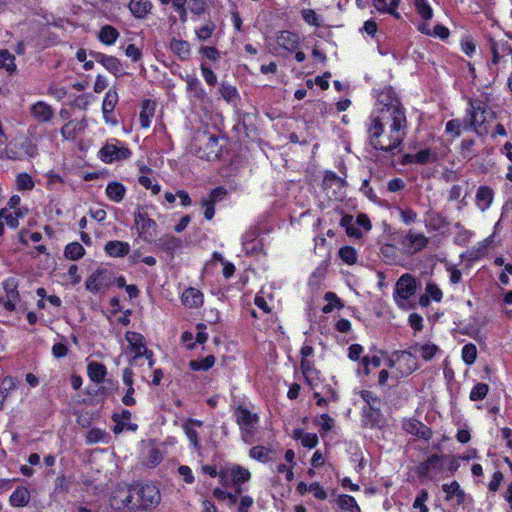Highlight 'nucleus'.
<instances>
[{"label": "nucleus", "instance_id": "20e7f679", "mask_svg": "<svg viewBox=\"0 0 512 512\" xmlns=\"http://www.w3.org/2000/svg\"><path fill=\"white\" fill-rule=\"evenodd\" d=\"M416 290L417 282L415 277L410 273H405L396 281L393 291V300L399 308L405 310L409 309L411 307L409 300L415 295Z\"/></svg>", "mask_w": 512, "mask_h": 512}, {"label": "nucleus", "instance_id": "13d9d810", "mask_svg": "<svg viewBox=\"0 0 512 512\" xmlns=\"http://www.w3.org/2000/svg\"><path fill=\"white\" fill-rule=\"evenodd\" d=\"M9 284H6L5 289L7 291V299L3 300V306L7 311H13L15 309V303L18 298V293L15 291V288L12 287L8 290Z\"/></svg>", "mask_w": 512, "mask_h": 512}, {"label": "nucleus", "instance_id": "052dcab7", "mask_svg": "<svg viewBox=\"0 0 512 512\" xmlns=\"http://www.w3.org/2000/svg\"><path fill=\"white\" fill-rule=\"evenodd\" d=\"M445 130L454 137H459L462 132V122L460 119H452L446 123Z\"/></svg>", "mask_w": 512, "mask_h": 512}, {"label": "nucleus", "instance_id": "ddd939ff", "mask_svg": "<svg viewBox=\"0 0 512 512\" xmlns=\"http://www.w3.org/2000/svg\"><path fill=\"white\" fill-rule=\"evenodd\" d=\"M403 429L419 438L429 440L432 437L431 429L416 419H406L403 421Z\"/></svg>", "mask_w": 512, "mask_h": 512}, {"label": "nucleus", "instance_id": "a19ab883", "mask_svg": "<svg viewBox=\"0 0 512 512\" xmlns=\"http://www.w3.org/2000/svg\"><path fill=\"white\" fill-rule=\"evenodd\" d=\"M337 504L342 510L349 512H361V509L357 504L355 498L350 495L339 496Z\"/></svg>", "mask_w": 512, "mask_h": 512}, {"label": "nucleus", "instance_id": "c9c22d12", "mask_svg": "<svg viewBox=\"0 0 512 512\" xmlns=\"http://www.w3.org/2000/svg\"><path fill=\"white\" fill-rule=\"evenodd\" d=\"M293 437L296 440H300L301 444L307 448H314L318 444V437L314 433H305L301 429H295L293 431Z\"/></svg>", "mask_w": 512, "mask_h": 512}, {"label": "nucleus", "instance_id": "680f3d73", "mask_svg": "<svg viewBox=\"0 0 512 512\" xmlns=\"http://www.w3.org/2000/svg\"><path fill=\"white\" fill-rule=\"evenodd\" d=\"M343 180L334 172H326L323 178V186L325 188L336 185L337 187L343 186Z\"/></svg>", "mask_w": 512, "mask_h": 512}, {"label": "nucleus", "instance_id": "f257e3e1", "mask_svg": "<svg viewBox=\"0 0 512 512\" xmlns=\"http://www.w3.org/2000/svg\"><path fill=\"white\" fill-rule=\"evenodd\" d=\"M405 108L392 87L378 94L376 108L369 117L367 133L370 144L385 152L399 149L407 135Z\"/></svg>", "mask_w": 512, "mask_h": 512}, {"label": "nucleus", "instance_id": "a878e982", "mask_svg": "<svg viewBox=\"0 0 512 512\" xmlns=\"http://www.w3.org/2000/svg\"><path fill=\"white\" fill-rule=\"evenodd\" d=\"M156 104L151 100H145L142 103V109L139 115L140 124L143 128L150 127L151 119L155 114Z\"/></svg>", "mask_w": 512, "mask_h": 512}, {"label": "nucleus", "instance_id": "dca6fc26", "mask_svg": "<svg viewBox=\"0 0 512 512\" xmlns=\"http://www.w3.org/2000/svg\"><path fill=\"white\" fill-rule=\"evenodd\" d=\"M494 199V191L489 186H480L477 189L475 202L476 206L482 211H486L491 206Z\"/></svg>", "mask_w": 512, "mask_h": 512}, {"label": "nucleus", "instance_id": "3c124183", "mask_svg": "<svg viewBox=\"0 0 512 512\" xmlns=\"http://www.w3.org/2000/svg\"><path fill=\"white\" fill-rule=\"evenodd\" d=\"M417 12L424 20H429L433 16V11L427 0H415Z\"/></svg>", "mask_w": 512, "mask_h": 512}, {"label": "nucleus", "instance_id": "6ab92c4d", "mask_svg": "<svg viewBox=\"0 0 512 512\" xmlns=\"http://www.w3.org/2000/svg\"><path fill=\"white\" fill-rule=\"evenodd\" d=\"M119 96L115 89H109L105 94L102 103L103 117L106 122H112L110 115L113 113L116 104L118 103Z\"/></svg>", "mask_w": 512, "mask_h": 512}, {"label": "nucleus", "instance_id": "f8f14e48", "mask_svg": "<svg viewBox=\"0 0 512 512\" xmlns=\"http://www.w3.org/2000/svg\"><path fill=\"white\" fill-rule=\"evenodd\" d=\"M91 56L96 62L102 64L113 75L120 76L123 74V66L118 58L103 53L93 52L91 53Z\"/></svg>", "mask_w": 512, "mask_h": 512}, {"label": "nucleus", "instance_id": "338daca9", "mask_svg": "<svg viewBox=\"0 0 512 512\" xmlns=\"http://www.w3.org/2000/svg\"><path fill=\"white\" fill-rule=\"evenodd\" d=\"M189 10L195 15H202L206 11L205 0H189Z\"/></svg>", "mask_w": 512, "mask_h": 512}, {"label": "nucleus", "instance_id": "9b49d317", "mask_svg": "<svg viewBox=\"0 0 512 512\" xmlns=\"http://www.w3.org/2000/svg\"><path fill=\"white\" fill-rule=\"evenodd\" d=\"M429 243L428 237L422 233L409 231L403 240V245L409 254H416L422 251Z\"/></svg>", "mask_w": 512, "mask_h": 512}, {"label": "nucleus", "instance_id": "423d86ee", "mask_svg": "<svg viewBox=\"0 0 512 512\" xmlns=\"http://www.w3.org/2000/svg\"><path fill=\"white\" fill-rule=\"evenodd\" d=\"M125 339L129 344L131 352L134 354L130 364H134L138 358L145 357L148 360L149 368L154 366V354L147 348L145 337L137 332L127 331Z\"/></svg>", "mask_w": 512, "mask_h": 512}, {"label": "nucleus", "instance_id": "4be33fe9", "mask_svg": "<svg viewBox=\"0 0 512 512\" xmlns=\"http://www.w3.org/2000/svg\"><path fill=\"white\" fill-rule=\"evenodd\" d=\"M410 349L415 354L418 353L424 361H430L440 350L439 347L433 343H416L411 346Z\"/></svg>", "mask_w": 512, "mask_h": 512}, {"label": "nucleus", "instance_id": "49530a36", "mask_svg": "<svg viewBox=\"0 0 512 512\" xmlns=\"http://www.w3.org/2000/svg\"><path fill=\"white\" fill-rule=\"evenodd\" d=\"M216 29V25L212 21L206 22L203 26L195 30L196 36L199 40L205 41L209 39Z\"/></svg>", "mask_w": 512, "mask_h": 512}, {"label": "nucleus", "instance_id": "7ed1b4c3", "mask_svg": "<svg viewBox=\"0 0 512 512\" xmlns=\"http://www.w3.org/2000/svg\"><path fill=\"white\" fill-rule=\"evenodd\" d=\"M233 415L239 426L241 439L246 444H252L255 441V434L260 421L258 414L251 412L244 405H238L234 408Z\"/></svg>", "mask_w": 512, "mask_h": 512}, {"label": "nucleus", "instance_id": "864d4df0", "mask_svg": "<svg viewBox=\"0 0 512 512\" xmlns=\"http://www.w3.org/2000/svg\"><path fill=\"white\" fill-rule=\"evenodd\" d=\"M339 256L349 265L354 264L357 261V251L350 246L342 247L339 251Z\"/></svg>", "mask_w": 512, "mask_h": 512}, {"label": "nucleus", "instance_id": "473e14b6", "mask_svg": "<svg viewBox=\"0 0 512 512\" xmlns=\"http://www.w3.org/2000/svg\"><path fill=\"white\" fill-rule=\"evenodd\" d=\"M432 152L430 149H423L415 154H406L403 157L404 164H426L431 160Z\"/></svg>", "mask_w": 512, "mask_h": 512}, {"label": "nucleus", "instance_id": "e2e57ef3", "mask_svg": "<svg viewBox=\"0 0 512 512\" xmlns=\"http://www.w3.org/2000/svg\"><path fill=\"white\" fill-rule=\"evenodd\" d=\"M221 96L228 102L233 101L237 97V90L227 83H222L220 87Z\"/></svg>", "mask_w": 512, "mask_h": 512}, {"label": "nucleus", "instance_id": "1a4fd4ad", "mask_svg": "<svg viewBox=\"0 0 512 512\" xmlns=\"http://www.w3.org/2000/svg\"><path fill=\"white\" fill-rule=\"evenodd\" d=\"M115 282L112 271L108 269H97L86 280L85 287L91 293H102Z\"/></svg>", "mask_w": 512, "mask_h": 512}, {"label": "nucleus", "instance_id": "5fc2aeb1", "mask_svg": "<svg viewBox=\"0 0 512 512\" xmlns=\"http://www.w3.org/2000/svg\"><path fill=\"white\" fill-rule=\"evenodd\" d=\"M107 434L100 428H93L86 434V441L89 444L104 442Z\"/></svg>", "mask_w": 512, "mask_h": 512}, {"label": "nucleus", "instance_id": "0e129e2a", "mask_svg": "<svg viewBox=\"0 0 512 512\" xmlns=\"http://www.w3.org/2000/svg\"><path fill=\"white\" fill-rule=\"evenodd\" d=\"M20 149L23 151L24 155L28 157H35L38 152L36 144L30 139L24 140L20 144Z\"/></svg>", "mask_w": 512, "mask_h": 512}, {"label": "nucleus", "instance_id": "f3484780", "mask_svg": "<svg viewBox=\"0 0 512 512\" xmlns=\"http://www.w3.org/2000/svg\"><path fill=\"white\" fill-rule=\"evenodd\" d=\"M87 128L85 120H72L61 128V134L66 140H74L79 134Z\"/></svg>", "mask_w": 512, "mask_h": 512}, {"label": "nucleus", "instance_id": "412c9836", "mask_svg": "<svg viewBox=\"0 0 512 512\" xmlns=\"http://www.w3.org/2000/svg\"><path fill=\"white\" fill-rule=\"evenodd\" d=\"M129 9L134 17L144 19L152 9V3L149 0H130Z\"/></svg>", "mask_w": 512, "mask_h": 512}, {"label": "nucleus", "instance_id": "c03bdc74", "mask_svg": "<svg viewBox=\"0 0 512 512\" xmlns=\"http://www.w3.org/2000/svg\"><path fill=\"white\" fill-rule=\"evenodd\" d=\"M271 453L272 451L264 446H254L249 451L250 457L260 462L270 461Z\"/></svg>", "mask_w": 512, "mask_h": 512}, {"label": "nucleus", "instance_id": "58836bf2", "mask_svg": "<svg viewBox=\"0 0 512 512\" xmlns=\"http://www.w3.org/2000/svg\"><path fill=\"white\" fill-rule=\"evenodd\" d=\"M215 364V357L208 355L203 359L191 360L189 362V368L193 371H207Z\"/></svg>", "mask_w": 512, "mask_h": 512}, {"label": "nucleus", "instance_id": "c756f323", "mask_svg": "<svg viewBox=\"0 0 512 512\" xmlns=\"http://www.w3.org/2000/svg\"><path fill=\"white\" fill-rule=\"evenodd\" d=\"M126 194L125 186L117 181L108 183L106 187V195L113 202H120Z\"/></svg>", "mask_w": 512, "mask_h": 512}, {"label": "nucleus", "instance_id": "393cba45", "mask_svg": "<svg viewBox=\"0 0 512 512\" xmlns=\"http://www.w3.org/2000/svg\"><path fill=\"white\" fill-rule=\"evenodd\" d=\"M87 373L92 382L101 383L107 374V369L104 364L93 361L88 364Z\"/></svg>", "mask_w": 512, "mask_h": 512}, {"label": "nucleus", "instance_id": "8fccbe9b", "mask_svg": "<svg viewBox=\"0 0 512 512\" xmlns=\"http://www.w3.org/2000/svg\"><path fill=\"white\" fill-rule=\"evenodd\" d=\"M302 19L311 26H321L320 16L313 9H303L301 11Z\"/></svg>", "mask_w": 512, "mask_h": 512}, {"label": "nucleus", "instance_id": "6e6552de", "mask_svg": "<svg viewBox=\"0 0 512 512\" xmlns=\"http://www.w3.org/2000/svg\"><path fill=\"white\" fill-rule=\"evenodd\" d=\"M389 366L395 368V376L402 378L410 375L418 368L416 356L411 351H400L395 359L390 360Z\"/></svg>", "mask_w": 512, "mask_h": 512}, {"label": "nucleus", "instance_id": "4c0bfd02", "mask_svg": "<svg viewBox=\"0 0 512 512\" xmlns=\"http://www.w3.org/2000/svg\"><path fill=\"white\" fill-rule=\"evenodd\" d=\"M201 425H202V422L198 421V420H189L187 423H185L183 425V428L185 430L187 438L189 439L191 444L197 449L200 448L199 437H198V432L194 429L193 426H201Z\"/></svg>", "mask_w": 512, "mask_h": 512}, {"label": "nucleus", "instance_id": "e433bc0d", "mask_svg": "<svg viewBox=\"0 0 512 512\" xmlns=\"http://www.w3.org/2000/svg\"><path fill=\"white\" fill-rule=\"evenodd\" d=\"M25 212H23L20 208L16 209L14 212H8L7 208L0 210V220L4 219L6 224L11 228H17L19 225V218L23 217Z\"/></svg>", "mask_w": 512, "mask_h": 512}, {"label": "nucleus", "instance_id": "6e6d98bb", "mask_svg": "<svg viewBox=\"0 0 512 512\" xmlns=\"http://www.w3.org/2000/svg\"><path fill=\"white\" fill-rule=\"evenodd\" d=\"M425 293L427 294V297H429L431 300L435 302H440L443 297L442 290L439 288L437 284L433 282H429L426 284Z\"/></svg>", "mask_w": 512, "mask_h": 512}, {"label": "nucleus", "instance_id": "f704fd0d", "mask_svg": "<svg viewBox=\"0 0 512 512\" xmlns=\"http://www.w3.org/2000/svg\"><path fill=\"white\" fill-rule=\"evenodd\" d=\"M491 52H492V63L494 65L499 64L501 58L512 54V48L507 43H491Z\"/></svg>", "mask_w": 512, "mask_h": 512}, {"label": "nucleus", "instance_id": "2eb2a0df", "mask_svg": "<svg viewBox=\"0 0 512 512\" xmlns=\"http://www.w3.org/2000/svg\"><path fill=\"white\" fill-rule=\"evenodd\" d=\"M276 42L280 48L292 52L299 46V36L290 31H281L276 37Z\"/></svg>", "mask_w": 512, "mask_h": 512}, {"label": "nucleus", "instance_id": "4d7b16f0", "mask_svg": "<svg viewBox=\"0 0 512 512\" xmlns=\"http://www.w3.org/2000/svg\"><path fill=\"white\" fill-rule=\"evenodd\" d=\"M361 397L372 410L376 411L380 409L381 401L375 393L371 391H362Z\"/></svg>", "mask_w": 512, "mask_h": 512}, {"label": "nucleus", "instance_id": "79ce46f5", "mask_svg": "<svg viewBox=\"0 0 512 512\" xmlns=\"http://www.w3.org/2000/svg\"><path fill=\"white\" fill-rule=\"evenodd\" d=\"M64 254L68 259L78 260L84 256L85 250L80 243L73 242L65 247Z\"/></svg>", "mask_w": 512, "mask_h": 512}, {"label": "nucleus", "instance_id": "4468645a", "mask_svg": "<svg viewBox=\"0 0 512 512\" xmlns=\"http://www.w3.org/2000/svg\"><path fill=\"white\" fill-rule=\"evenodd\" d=\"M30 114L37 122L46 123L54 117V110L48 103L38 101L30 107Z\"/></svg>", "mask_w": 512, "mask_h": 512}, {"label": "nucleus", "instance_id": "bf43d9fd", "mask_svg": "<svg viewBox=\"0 0 512 512\" xmlns=\"http://www.w3.org/2000/svg\"><path fill=\"white\" fill-rule=\"evenodd\" d=\"M427 500L428 492L426 490H421L414 500L413 508L419 509V512H428V507L425 505Z\"/></svg>", "mask_w": 512, "mask_h": 512}, {"label": "nucleus", "instance_id": "5701e85b", "mask_svg": "<svg viewBox=\"0 0 512 512\" xmlns=\"http://www.w3.org/2000/svg\"><path fill=\"white\" fill-rule=\"evenodd\" d=\"M442 467V459L438 455L430 456L426 461L422 462L418 467V473L423 476L429 475L430 472L437 473Z\"/></svg>", "mask_w": 512, "mask_h": 512}, {"label": "nucleus", "instance_id": "774afa93", "mask_svg": "<svg viewBox=\"0 0 512 512\" xmlns=\"http://www.w3.org/2000/svg\"><path fill=\"white\" fill-rule=\"evenodd\" d=\"M301 370L308 382L313 378V374L317 373L313 367V363L308 359H301Z\"/></svg>", "mask_w": 512, "mask_h": 512}, {"label": "nucleus", "instance_id": "ea45409f", "mask_svg": "<svg viewBox=\"0 0 512 512\" xmlns=\"http://www.w3.org/2000/svg\"><path fill=\"white\" fill-rule=\"evenodd\" d=\"M324 299L327 301V304L322 308L323 313L327 314L334 309H341L344 306L341 299L334 292H327L324 295Z\"/></svg>", "mask_w": 512, "mask_h": 512}, {"label": "nucleus", "instance_id": "09e8293b", "mask_svg": "<svg viewBox=\"0 0 512 512\" xmlns=\"http://www.w3.org/2000/svg\"><path fill=\"white\" fill-rule=\"evenodd\" d=\"M489 391V386L485 383H477L470 392L472 401L483 400Z\"/></svg>", "mask_w": 512, "mask_h": 512}, {"label": "nucleus", "instance_id": "b1692460", "mask_svg": "<svg viewBox=\"0 0 512 512\" xmlns=\"http://www.w3.org/2000/svg\"><path fill=\"white\" fill-rule=\"evenodd\" d=\"M202 141L206 142L208 151L204 154H200L199 157L206 158L207 160L217 157L220 151L218 147V137L216 135L204 133Z\"/></svg>", "mask_w": 512, "mask_h": 512}, {"label": "nucleus", "instance_id": "a18cd8bd", "mask_svg": "<svg viewBox=\"0 0 512 512\" xmlns=\"http://www.w3.org/2000/svg\"><path fill=\"white\" fill-rule=\"evenodd\" d=\"M17 189L21 191H30L34 188V181L28 173H19L16 177Z\"/></svg>", "mask_w": 512, "mask_h": 512}, {"label": "nucleus", "instance_id": "de8ad7c7", "mask_svg": "<svg viewBox=\"0 0 512 512\" xmlns=\"http://www.w3.org/2000/svg\"><path fill=\"white\" fill-rule=\"evenodd\" d=\"M477 358V348L474 344L469 343L462 348V359L467 365H471Z\"/></svg>", "mask_w": 512, "mask_h": 512}, {"label": "nucleus", "instance_id": "69168bd1", "mask_svg": "<svg viewBox=\"0 0 512 512\" xmlns=\"http://www.w3.org/2000/svg\"><path fill=\"white\" fill-rule=\"evenodd\" d=\"M475 145V141L473 139H464L461 142V154L463 157L471 159L475 153L473 147Z\"/></svg>", "mask_w": 512, "mask_h": 512}, {"label": "nucleus", "instance_id": "7c9ffc66", "mask_svg": "<svg viewBox=\"0 0 512 512\" xmlns=\"http://www.w3.org/2000/svg\"><path fill=\"white\" fill-rule=\"evenodd\" d=\"M30 500V492L26 487H18L16 488L11 496L10 503L15 507H24L29 503Z\"/></svg>", "mask_w": 512, "mask_h": 512}, {"label": "nucleus", "instance_id": "2f4dec72", "mask_svg": "<svg viewBox=\"0 0 512 512\" xmlns=\"http://www.w3.org/2000/svg\"><path fill=\"white\" fill-rule=\"evenodd\" d=\"M119 35L120 34L116 28L111 25H104L99 31L98 39L103 44L110 46L117 41Z\"/></svg>", "mask_w": 512, "mask_h": 512}, {"label": "nucleus", "instance_id": "9d476101", "mask_svg": "<svg viewBox=\"0 0 512 512\" xmlns=\"http://www.w3.org/2000/svg\"><path fill=\"white\" fill-rule=\"evenodd\" d=\"M134 224L139 237L144 240L152 239L156 235L157 224L149 217L143 207H138L134 212Z\"/></svg>", "mask_w": 512, "mask_h": 512}, {"label": "nucleus", "instance_id": "603ef678", "mask_svg": "<svg viewBox=\"0 0 512 512\" xmlns=\"http://www.w3.org/2000/svg\"><path fill=\"white\" fill-rule=\"evenodd\" d=\"M159 245L165 250L173 252L180 246V241L172 235H165L159 239Z\"/></svg>", "mask_w": 512, "mask_h": 512}, {"label": "nucleus", "instance_id": "a211bd4d", "mask_svg": "<svg viewBox=\"0 0 512 512\" xmlns=\"http://www.w3.org/2000/svg\"><path fill=\"white\" fill-rule=\"evenodd\" d=\"M181 300L182 303L189 308H198L202 306L204 302L202 292L193 287L187 288L183 292Z\"/></svg>", "mask_w": 512, "mask_h": 512}, {"label": "nucleus", "instance_id": "37998d69", "mask_svg": "<svg viewBox=\"0 0 512 512\" xmlns=\"http://www.w3.org/2000/svg\"><path fill=\"white\" fill-rule=\"evenodd\" d=\"M0 68L6 69L9 73L16 70L15 57L8 50H0Z\"/></svg>", "mask_w": 512, "mask_h": 512}, {"label": "nucleus", "instance_id": "f03ea898", "mask_svg": "<svg viewBox=\"0 0 512 512\" xmlns=\"http://www.w3.org/2000/svg\"><path fill=\"white\" fill-rule=\"evenodd\" d=\"M160 499L159 489L152 484L119 489L113 495L114 505L118 509L131 512L153 508L159 504Z\"/></svg>", "mask_w": 512, "mask_h": 512}, {"label": "nucleus", "instance_id": "39448f33", "mask_svg": "<svg viewBox=\"0 0 512 512\" xmlns=\"http://www.w3.org/2000/svg\"><path fill=\"white\" fill-rule=\"evenodd\" d=\"M492 112L480 101H470L468 109V125L476 134L484 135L488 132L486 122Z\"/></svg>", "mask_w": 512, "mask_h": 512}, {"label": "nucleus", "instance_id": "c85d7f7f", "mask_svg": "<svg viewBox=\"0 0 512 512\" xmlns=\"http://www.w3.org/2000/svg\"><path fill=\"white\" fill-rule=\"evenodd\" d=\"M230 476L232 480V484L234 486H239L242 483L248 482L251 478V473L248 469L239 466L233 465L230 466Z\"/></svg>", "mask_w": 512, "mask_h": 512}, {"label": "nucleus", "instance_id": "aec40b11", "mask_svg": "<svg viewBox=\"0 0 512 512\" xmlns=\"http://www.w3.org/2000/svg\"><path fill=\"white\" fill-rule=\"evenodd\" d=\"M104 251L110 257H124L130 252V245L127 242L113 240L105 244Z\"/></svg>", "mask_w": 512, "mask_h": 512}, {"label": "nucleus", "instance_id": "bb28decb", "mask_svg": "<svg viewBox=\"0 0 512 512\" xmlns=\"http://www.w3.org/2000/svg\"><path fill=\"white\" fill-rule=\"evenodd\" d=\"M442 490L446 493V497L445 499L447 501L453 499L454 497H456L457 499V503L458 504H462L465 500V493L464 491L460 488V485L457 481H453L449 484H443L442 485Z\"/></svg>", "mask_w": 512, "mask_h": 512}, {"label": "nucleus", "instance_id": "0eeeda50", "mask_svg": "<svg viewBox=\"0 0 512 512\" xmlns=\"http://www.w3.org/2000/svg\"><path fill=\"white\" fill-rule=\"evenodd\" d=\"M132 152L117 139L108 140L99 151V158L104 163H113L128 159Z\"/></svg>", "mask_w": 512, "mask_h": 512}, {"label": "nucleus", "instance_id": "72a5a7b5", "mask_svg": "<svg viewBox=\"0 0 512 512\" xmlns=\"http://www.w3.org/2000/svg\"><path fill=\"white\" fill-rule=\"evenodd\" d=\"M183 79L187 84V90L193 93L194 97L200 100L204 99L206 93L195 75H186Z\"/></svg>", "mask_w": 512, "mask_h": 512}, {"label": "nucleus", "instance_id": "cd10ccee", "mask_svg": "<svg viewBox=\"0 0 512 512\" xmlns=\"http://www.w3.org/2000/svg\"><path fill=\"white\" fill-rule=\"evenodd\" d=\"M170 49L182 61L188 60L191 54L190 44L185 40L173 39Z\"/></svg>", "mask_w": 512, "mask_h": 512}]
</instances>
